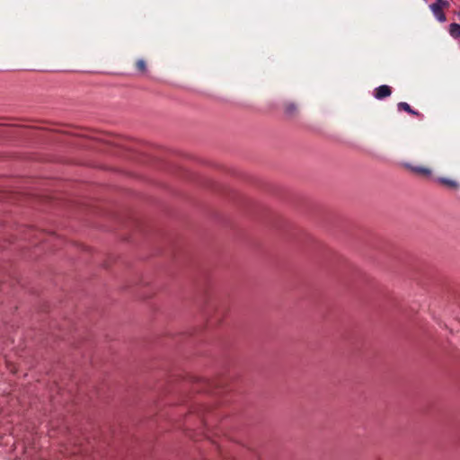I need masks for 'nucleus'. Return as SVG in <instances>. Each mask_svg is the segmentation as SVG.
Here are the masks:
<instances>
[{
  "instance_id": "nucleus-1",
  "label": "nucleus",
  "mask_w": 460,
  "mask_h": 460,
  "mask_svg": "<svg viewBox=\"0 0 460 460\" xmlns=\"http://www.w3.org/2000/svg\"><path fill=\"white\" fill-rule=\"evenodd\" d=\"M392 94V89L389 85L383 84L374 90V97L377 100H383Z\"/></svg>"
},
{
  "instance_id": "nucleus-2",
  "label": "nucleus",
  "mask_w": 460,
  "mask_h": 460,
  "mask_svg": "<svg viewBox=\"0 0 460 460\" xmlns=\"http://www.w3.org/2000/svg\"><path fill=\"white\" fill-rule=\"evenodd\" d=\"M429 8L431 10V12L433 13L434 16L436 17V19L440 22H446L447 18H446V15L443 12V9L445 7L443 6H439L438 4H430L429 5Z\"/></svg>"
},
{
  "instance_id": "nucleus-3",
  "label": "nucleus",
  "mask_w": 460,
  "mask_h": 460,
  "mask_svg": "<svg viewBox=\"0 0 460 460\" xmlns=\"http://www.w3.org/2000/svg\"><path fill=\"white\" fill-rule=\"evenodd\" d=\"M405 166L416 174L423 175L426 177H429L431 175V171L429 168L423 166H414L411 164H406Z\"/></svg>"
},
{
  "instance_id": "nucleus-4",
  "label": "nucleus",
  "mask_w": 460,
  "mask_h": 460,
  "mask_svg": "<svg viewBox=\"0 0 460 460\" xmlns=\"http://www.w3.org/2000/svg\"><path fill=\"white\" fill-rule=\"evenodd\" d=\"M397 108H398V111H404L411 115H419V112L412 110L407 102H399L397 104Z\"/></svg>"
},
{
  "instance_id": "nucleus-5",
  "label": "nucleus",
  "mask_w": 460,
  "mask_h": 460,
  "mask_svg": "<svg viewBox=\"0 0 460 460\" xmlns=\"http://www.w3.org/2000/svg\"><path fill=\"white\" fill-rule=\"evenodd\" d=\"M449 33L453 38H460V25L457 23H451L449 25Z\"/></svg>"
},
{
  "instance_id": "nucleus-6",
  "label": "nucleus",
  "mask_w": 460,
  "mask_h": 460,
  "mask_svg": "<svg viewBox=\"0 0 460 460\" xmlns=\"http://www.w3.org/2000/svg\"><path fill=\"white\" fill-rule=\"evenodd\" d=\"M438 181L443 185H446V186L453 188V189H456L458 186L456 181L450 180V179H447V178H438Z\"/></svg>"
},
{
  "instance_id": "nucleus-7",
  "label": "nucleus",
  "mask_w": 460,
  "mask_h": 460,
  "mask_svg": "<svg viewBox=\"0 0 460 460\" xmlns=\"http://www.w3.org/2000/svg\"><path fill=\"white\" fill-rule=\"evenodd\" d=\"M136 67L138 71H140L141 73H146V61L144 59H138L136 63Z\"/></svg>"
},
{
  "instance_id": "nucleus-8",
  "label": "nucleus",
  "mask_w": 460,
  "mask_h": 460,
  "mask_svg": "<svg viewBox=\"0 0 460 460\" xmlns=\"http://www.w3.org/2000/svg\"><path fill=\"white\" fill-rule=\"evenodd\" d=\"M285 111L288 115L292 116L296 111V106L294 103H288L286 105Z\"/></svg>"
},
{
  "instance_id": "nucleus-9",
  "label": "nucleus",
  "mask_w": 460,
  "mask_h": 460,
  "mask_svg": "<svg viewBox=\"0 0 460 460\" xmlns=\"http://www.w3.org/2000/svg\"><path fill=\"white\" fill-rule=\"evenodd\" d=\"M432 4H438L439 6H443L446 8L449 7V2L447 0H436V2L433 3Z\"/></svg>"
},
{
  "instance_id": "nucleus-10",
  "label": "nucleus",
  "mask_w": 460,
  "mask_h": 460,
  "mask_svg": "<svg viewBox=\"0 0 460 460\" xmlns=\"http://www.w3.org/2000/svg\"><path fill=\"white\" fill-rule=\"evenodd\" d=\"M87 137H88V140L92 137L90 136V132H89V131H88Z\"/></svg>"
},
{
  "instance_id": "nucleus-11",
  "label": "nucleus",
  "mask_w": 460,
  "mask_h": 460,
  "mask_svg": "<svg viewBox=\"0 0 460 460\" xmlns=\"http://www.w3.org/2000/svg\"><path fill=\"white\" fill-rule=\"evenodd\" d=\"M459 17H460V13H458Z\"/></svg>"
}]
</instances>
